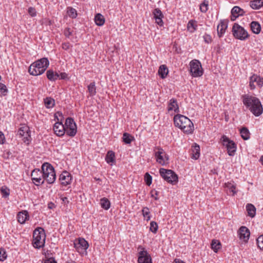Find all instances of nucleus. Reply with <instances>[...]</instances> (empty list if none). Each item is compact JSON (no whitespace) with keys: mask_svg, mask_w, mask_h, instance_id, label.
<instances>
[{"mask_svg":"<svg viewBox=\"0 0 263 263\" xmlns=\"http://www.w3.org/2000/svg\"><path fill=\"white\" fill-rule=\"evenodd\" d=\"M197 27V25L196 22L193 20H192L189 22L187 25V29L188 31L192 33L196 30Z\"/></svg>","mask_w":263,"mask_h":263,"instance_id":"obj_29","label":"nucleus"},{"mask_svg":"<svg viewBox=\"0 0 263 263\" xmlns=\"http://www.w3.org/2000/svg\"><path fill=\"white\" fill-rule=\"evenodd\" d=\"M7 257L6 252L4 248H0V260L4 261Z\"/></svg>","mask_w":263,"mask_h":263,"instance_id":"obj_45","label":"nucleus"},{"mask_svg":"<svg viewBox=\"0 0 263 263\" xmlns=\"http://www.w3.org/2000/svg\"><path fill=\"white\" fill-rule=\"evenodd\" d=\"M49 65V62L47 58H41L31 64L28 72L32 76L41 75L45 72Z\"/></svg>","mask_w":263,"mask_h":263,"instance_id":"obj_3","label":"nucleus"},{"mask_svg":"<svg viewBox=\"0 0 263 263\" xmlns=\"http://www.w3.org/2000/svg\"><path fill=\"white\" fill-rule=\"evenodd\" d=\"M221 141L222 145L226 147L229 155L234 156L236 150V145L235 142L225 135L222 136Z\"/></svg>","mask_w":263,"mask_h":263,"instance_id":"obj_9","label":"nucleus"},{"mask_svg":"<svg viewBox=\"0 0 263 263\" xmlns=\"http://www.w3.org/2000/svg\"><path fill=\"white\" fill-rule=\"evenodd\" d=\"M42 263H57V261L53 258H50L44 260Z\"/></svg>","mask_w":263,"mask_h":263,"instance_id":"obj_58","label":"nucleus"},{"mask_svg":"<svg viewBox=\"0 0 263 263\" xmlns=\"http://www.w3.org/2000/svg\"><path fill=\"white\" fill-rule=\"evenodd\" d=\"M105 160L108 164L115 162V154L112 151H109L106 156Z\"/></svg>","mask_w":263,"mask_h":263,"instance_id":"obj_26","label":"nucleus"},{"mask_svg":"<svg viewBox=\"0 0 263 263\" xmlns=\"http://www.w3.org/2000/svg\"><path fill=\"white\" fill-rule=\"evenodd\" d=\"M231 12V16H241L245 14V11L238 6H234Z\"/></svg>","mask_w":263,"mask_h":263,"instance_id":"obj_21","label":"nucleus"},{"mask_svg":"<svg viewBox=\"0 0 263 263\" xmlns=\"http://www.w3.org/2000/svg\"><path fill=\"white\" fill-rule=\"evenodd\" d=\"M263 6V0H254L251 1L250 6L253 9H257Z\"/></svg>","mask_w":263,"mask_h":263,"instance_id":"obj_28","label":"nucleus"},{"mask_svg":"<svg viewBox=\"0 0 263 263\" xmlns=\"http://www.w3.org/2000/svg\"><path fill=\"white\" fill-rule=\"evenodd\" d=\"M168 73V70L167 66L165 65H161L158 70V74L162 79H164L166 77Z\"/></svg>","mask_w":263,"mask_h":263,"instance_id":"obj_23","label":"nucleus"},{"mask_svg":"<svg viewBox=\"0 0 263 263\" xmlns=\"http://www.w3.org/2000/svg\"><path fill=\"white\" fill-rule=\"evenodd\" d=\"M143 216L146 218L147 221L151 219L149 210L147 207H144L142 210Z\"/></svg>","mask_w":263,"mask_h":263,"instance_id":"obj_37","label":"nucleus"},{"mask_svg":"<svg viewBox=\"0 0 263 263\" xmlns=\"http://www.w3.org/2000/svg\"><path fill=\"white\" fill-rule=\"evenodd\" d=\"M74 247L80 252L81 250H86L88 249L89 245L88 242L83 238H79L73 242Z\"/></svg>","mask_w":263,"mask_h":263,"instance_id":"obj_12","label":"nucleus"},{"mask_svg":"<svg viewBox=\"0 0 263 263\" xmlns=\"http://www.w3.org/2000/svg\"><path fill=\"white\" fill-rule=\"evenodd\" d=\"M4 140H5L4 135L2 132H0V143H3Z\"/></svg>","mask_w":263,"mask_h":263,"instance_id":"obj_62","label":"nucleus"},{"mask_svg":"<svg viewBox=\"0 0 263 263\" xmlns=\"http://www.w3.org/2000/svg\"><path fill=\"white\" fill-rule=\"evenodd\" d=\"M174 110L175 112L179 111V107L177 104V100L174 98L171 99L168 105V111Z\"/></svg>","mask_w":263,"mask_h":263,"instance_id":"obj_20","label":"nucleus"},{"mask_svg":"<svg viewBox=\"0 0 263 263\" xmlns=\"http://www.w3.org/2000/svg\"><path fill=\"white\" fill-rule=\"evenodd\" d=\"M174 122L175 125L184 133L190 134L193 133L194 124L187 117L182 115H177L174 117Z\"/></svg>","mask_w":263,"mask_h":263,"instance_id":"obj_2","label":"nucleus"},{"mask_svg":"<svg viewBox=\"0 0 263 263\" xmlns=\"http://www.w3.org/2000/svg\"><path fill=\"white\" fill-rule=\"evenodd\" d=\"M258 247L263 250V235H260L256 239Z\"/></svg>","mask_w":263,"mask_h":263,"instance_id":"obj_44","label":"nucleus"},{"mask_svg":"<svg viewBox=\"0 0 263 263\" xmlns=\"http://www.w3.org/2000/svg\"><path fill=\"white\" fill-rule=\"evenodd\" d=\"M257 75L253 74L250 78V83H254V82H256V80L257 78Z\"/></svg>","mask_w":263,"mask_h":263,"instance_id":"obj_56","label":"nucleus"},{"mask_svg":"<svg viewBox=\"0 0 263 263\" xmlns=\"http://www.w3.org/2000/svg\"><path fill=\"white\" fill-rule=\"evenodd\" d=\"M162 18V17H154V18L155 20L156 23L160 26H162L163 24Z\"/></svg>","mask_w":263,"mask_h":263,"instance_id":"obj_53","label":"nucleus"},{"mask_svg":"<svg viewBox=\"0 0 263 263\" xmlns=\"http://www.w3.org/2000/svg\"><path fill=\"white\" fill-rule=\"evenodd\" d=\"M0 91L1 92L2 95L3 96H5L8 92V89H7L6 86L2 83H0Z\"/></svg>","mask_w":263,"mask_h":263,"instance_id":"obj_47","label":"nucleus"},{"mask_svg":"<svg viewBox=\"0 0 263 263\" xmlns=\"http://www.w3.org/2000/svg\"><path fill=\"white\" fill-rule=\"evenodd\" d=\"M204 41L205 42L209 43L210 42H211V39L210 36L207 35L206 36L204 37Z\"/></svg>","mask_w":263,"mask_h":263,"instance_id":"obj_64","label":"nucleus"},{"mask_svg":"<svg viewBox=\"0 0 263 263\" xmlns=\"http://www.w3.org/2000/svg\"><path fill=\"white\" fill-rule=\"evenodd\" d=\"M28 128L27 127H21L18 131V134L21 137H23L26 136V135H28Z\"/></svg>","mask_w":263,"mask_h":263,"instance_id":"obj_39","label":"nucleus"},{"mask_svg":"<svg viewBox=\"0 0 263 263\" xmlns=\"http://www.w3.org/2000/svg\"><path fill=\"white\" fill-rule=\"evenodd\" d=\"M62 47L63 49L67 50L70 47V45L69 43H63L62 44Z\"/></svg>","mask_w":263,"mask_h":263,"instance_id":"obj_55","label":"nucleus"},{"mask_svg":"<svg viewBox=\"0 0 263 263\" xmlns=\"http://www.w3.org/2000/svg\"><path fill=\"white\" fill-rule=\"evenodd\" d=\"M240 133L241 134V137L243 140H247L250 138V134L248 129L247 127H243L242 128H241L240 129Z\"/></svg>","mask_w":263,"mask_h":263,"instance_id":"obj_30","label":"nucleus"},{"mask_svg":"<svg viewBox=\"0 0 263 263\" xmlns=\"http://www.w3.org/2000/svg\"><path fill=\"white\" fill-rule=\"evenodd\" d=\"M30 137L28 134V135H26V137L24 138L23 141L25 143H27V144H29Z\"/></svg>","mask_w":263,"mask_h":263,"instance_id":"obj_59","label":"nucleus"},{"mask_svg":"<svg viewBox=\"0 0 263 263\" xmlns=\"http://www.w3.org/2000/svg\"><path fill=\"white\" fill-rule=\"evenodd\" d=\"M46 75L48 79L51 81H55L60 77L59 74H58L57 72H54V71L52 70H47Z\"/></svg>","mask_w":263,"mask_h":263,"instance_id":"obj_24","label":"nucleus"},{"mask_svg":"<svg viewBox=\"0 0 263 263\" xmlns=\"http://www.w3.org/2000/svg\"><path fill=\"white\" fill-rule=\"evenodd\" d=\"M256 83H257L259 87H262L263 86V78H261L259 76H257Z\"/></svg>","mask_w":263,"mask_h":263,"instance_id":"obj_51","label":"nucleus"},{"mask_svg":"<svg viewBox=\"0 0 263 263\" xmlns=\"http://www.w3.org/2000/svg\"><path fill=\"white\" fill-rule=\"evenodd\" d=\"M33 245L36 248L40 249L44 246L46 235L44 229L39 227L35 229L33 233Z\"/></svg>","mask_w":263,"mask_h":263,"instance_id":"obj_5","label":"nucleus"},{"mask_svg":"<svg viewBox=\"0 0 263 263\" xmlns=\"http://www.w3.org/2000/svg\"><path fill=\"white\" fill-rule=\"evenodd\" d=\"M33 181H35V182H34V184L38 186L40 184H43L44 183L45 180L43 179V177L39 176V178H36L35 180H33Z\"/></svg>","mask_w":263,"mask_h":263,"instance_id":"obj_46","label":"nucleus"},{"mask_svg":"<svg viewBox=\"0 0 263 263\" xmlns=\"http://www.w3.org/2000/svg\"><path fill=\"white\" fill-rule=\"evenodd\" d=\"M53 129L54 133L59 137L63 136L66 133L65 126L63 124L62 121H60L59 119H58V121L54 124Z\"/></svg>","mask_w":263,"mask_h":263,"instance_id":"obj_13","label":"nucleus"},{"mask_svg":"<svg viewBox=\"0 0 263 263\" xmlns=\"http://www.w3.org/2000/svg\"><path fill=\"white\" fill-rule=\"evenodd\" d=\"M160 176L168 183L175 184L178 181L177 175L171 170L161 168L159 170Z\"/></svg>","mask_w":263,"mask_h":263,"instance_id":"obj_7","label":"nucleus"},{"mask_svg":"<svg viewBox=\"0 0 263 263\" xmlns=\"http://www.w3.org/2000/svg\"><path fill=\"white\" fill-rule=\"evenodd\" d=\"M225 187L229 189L230 192L232 193L233 195L236 193L235 186L232 183L230 182L226 183Z\"/></svg>","mask_w":263,"mask_h":263,"instance_id":"obj_40","label":"nucleus"},{"mask_svg":"<svg viewBox=\"0 0 263 263\" xmlns=\"http://www.w3.org/2000/svg\"><path fill=\"white\" fill-rule=\"evenodd\" d=\"M94 21L98 26H102L105 23L104 17H94Z\"/></svg>","mask_w":263,"mask_h":263,"instance_id":"obj_43","label":"nucleus"},{"mask_svg":"<svg viewBox=\"0 0 263 263\" xmlns=\"http://www.w3.org/2000/svg\"><path fill=\"white\" fill-rule=\"evenodd\" d=\"M64 34L66 37H67L70 40L72 39L71 36L72 35V32L70 31V28H66L64 30Z\"/></svg>","mask_w":263,"mask_h":263,"instance_id":"obj_48","label":"nucleus"},{"mask_svg":"<svg viewBox=\"0 0 263 263\" xmlns=\"http://www.w3.org/2000/svg\"><path fill=\"white\" fill-rule=\"evenodd\" d=\"M44 103L47 108H52L54 105V100L50 97H48L44 100Z\"/></svg>","mask_w":263,"mask_h":263,"instance_id":"obj_34","label":"nucleus"},{"mask_svg":"<svg viewBox=\"0 0 263 263\" xmlns=\"http://www.w3.org/2000/svg\"><path fill=\"white\" fill-rule=\"evenodd\" d=\"M208 1H204L200 5V9L201 12H205L208 8Z\"/></svg>","mask_w":263,"mask_h":263,"instance_id":"obj_41","label":"nucleus"},{"mask_svg":"<svg viewBox=\"0 0 263 263\" xmlns=\"http://www.w3.org/2000/svg\"><path fill=\"white\" fill-rule=\"evenodd\" d=\"M190 72L193 77H201L203 71L199 61L194 59L190 62Z\"/></svg>","mask_w":263,"mask_h":263,"instance_id":"obj_8","label":"nucleus"},{"mask_svg":"<svg viewBox=\"0 0 263 263\" xmlns=\"http://www.w3.org/2000/svg\"><path fill=\"white\" fill-rule=\"evenodd\" d=\"M43 178L49 184L54 182L56 175L54 167L49 163H44L42 166Z\"/></svg>","mask_w":263,"mask_h":263,"instance_id":"obj_4","label":"nucleus"},{"mask_svg":"<svg viewBox=\"0 0 263 263\" xmlns=\"http://www.w3.org/2000/svg\"><path fill=\"white\" fill-rule=\"evenodd\" d=\"M88 90L90 96H95L96 93V87L95 82L90 83L88 86Z\"/></svg>","mask_w":263,"mask_h":263,"instance_id":"obj_35","label":"nucleus"},{"mask_svg":"<svg viewBox=\"0 0 263 263\" xmlns=\"http://www.w3.org/2000/svg\"><path fill=\"white\" fill-rule=\"evenodd\" d=\"M54 118L58 120V119H60V121H62L63 118V115L61 112L57 111L54 114Z\"/></svg>","mask_w":263,"mask_h":263,"instance_id":"obj_50","label":"nucleus"},{"mask_svg":"<svg viewBox=\"0 0 263 263\" xmlns=\"http://www.w3.org/2000/svg\"><path fill=\"white\" fill-rule=\"evenodd\" d=\"M61 200H62L63 203L64 204H68L69 202V201L68 200V198L66 197H62L61 198Z\"/></svg>","mask_w":263,"mask_h":263,"instance_id":"obj_61","label":"nucleus"},{"mask_svg":"<svg viewBox=\"0 0 263 263\" xmlns=\"http://www.w3.org/2000/svg\"><path fill=\"white\" fill-rule=\"evenodd\" d=\"M192 158L195 160L198 159L200 157V146L197 143H194L191 149Z\"/></svg>","mask_w":263,"mask_h":263,"instance_id":"obj_18","label":"nucleus"},{"mask_svg":"<svg viewBox=\"0 0 263 263\" xmlns=\"http://www.w3.org/2000/svg\"><path fill=\"white\" fill-rule=\"evenodd\" d=\"M232 32L235 39L241 41H245L250 36L248 31L237 23L234 24Z\"/></svg>","mask_w":263,"mask_h":263,"instance_id":"obj_6","label":"nucleus"},{"mask_svg":"<svg viewBox=\"0 0 263 263\" xmlns=\"http://www.w3.org/2000/svg\"><path fill=\"white\" fill-rule=\"evenodd\" d=\"M1 192L4 197H6L9 195V190H7L6 189H3V188L1 189Z\"/></svg>","mask_w":263,"mask_h":263,"instance_id":"obj_57","label":"nucleus"},{"mask_svg":"<svg viewBox=\"0 0 263 263\" xmlns=\"http://www.w3.org/2000/svg\"><path fill=\"white\" fill-rule=\"evenodd\" d=\"M158 151L156 152L155 156L156 158V161L162 165L166 164V160L164 158V151L161 148H158Z\"/></svg>","mask_w":263,"mask_h":263,"instance_id":"obj_17","label":"nucleus"},{"mask_svg":"<svg viewBox=\"0 0 263 263\" xmlns=\"http://www.w3.org/2000/svg\"><path fill=\"white\" fill-rule=\"evenodd\" d=\"M101 207L105 210H108L110 206L109 200L106 198H103L100 200Z\"/></svg>","mask_w":263,"mask_h":263,"instance_id":"obj_32","label":"nucleus"},{"mask_svg":"<svg viewBox=\"0 0 263 263\" xmlns=\"http://www.w3.org/2000/svg\"><path fill=\"white\" fill-rule=\"evenodd\" d=\"M28 13L31 16H34L36 15V11L34 8L30 7L28 9Z\"/></svg>","mask_w":263,"mask_h":263,"instance_id":"obj_52","label":"nucleus"},{"mask_svg":"<svg viewBox=\"0 0 263 263\" xmlns=\"http://www.w3.org/2000/svg\"><path fill=\"white\" fill-rule=\"evenodd\" d=\"M59 75L62 80H65L67 78V74L65 72H61Z\"/></svg>","mask_w":263,"mask_h":263,"instance_id":"obj_60","label":"nucleus"},{"mask_svg":"<svg viewBox=\"0 0 263 263\" xmlns=\"http://www.w3.org/2000/svg\"><path fill=\"white\" fill-rule=\"evenodd\" d=\"M173 263H184V262L180 259L176 258Z\"/></svg>","mask_w":263,"mask_h":263,"instance_id":"obj_63","label":"nucleus"},{"mask_svg":"<svg viewBox=\"0 0 263 263\" xmlns=\"http://www.w3.org/2000/svg\"><path fill=\"white\" fill-rule=\"evenodd\" d=\"M241 99L243 104L254 115L258 117L262 113L263 108L257 98L246 94L242 96Z\"/></svg>","mask_w":263,"mask_h":263,"instance_id":"obj_1","label":"nucleus"},{"mask_svg":"<svg viewBox=\"0 0 263 263\" xmlns=\"http://www.w3.org/2000/svg\"><path fill=\"white\" fill-rule=\"evenodd\" d=\"M228 21L226 20H221L220 24L217 26V31L219 37L222 36L228 27Z\"/></svg>","mask_w":263,"mask_h":263,"instance_id":"obj_16","label":"nucleus"},{"mask_svg":"<svg viewBox=\"0 0 263 263\" xmlns=\"http://www.w3.org/2000/svg\"><path fill=\"white\" fill-rule=\"evenodd\" d=\"M153 13L154 16H163L161 11L158 8L155 9L153 11Z\"/></svg>","mask_w":263,"mask_h":263,"instance_id":"obj_49","label":"nucleus"},{"mask_svg":"<svg viewBox=\"0 0 263 263\" xmlns=\"http://www.w3.org/2000/svg\"><path fill=\"white\" fill-rule=\"evenodd\" d=\"M123 141L127 144H130L132 141L134 140V138L133 136L130 135L129 134L127 133H124L122 137Z\"/></svg>","mask_w":263,"mask_h":263,"instance_id":"obj_31","label":"nucleus"},{"mask_svg":"<svg viewBox=\"0 0 263 263\" xmlns=\"http://www.w3.org/2000/svg\"><path fill=\"white\" fill-rule=\"evenodd\" d=\"M144 180L146 185L149 186L152 182V177L148 173H146L144 175Z\"/></svg>","mask_w":263,"mask_h":263,"instance_id":"obj_42","label":"nucleus"},{"mask_svg":"<svg viewBox=\"0 0 263 263\" xmlns=\"http://www.w3.org/2000/svg\"><path fill=\"white\" fill-rule=\"evenodd\" d=\"M67 14L68 16H77L79 13L74 8L68 7L67 8Z\"/></svg>","mask_w":263,"mask_h":263,"instance_id":"obj_36","label":"nucleus"},{"mask_svg":"<svg viewBox=\"0 0 263 263\" xmlns=\"http://www.w3.org/2000/svg\"><path fill=\"white\" fill-rule=\"evenodd\" d=\"M29 217V214L27 211L20 212L17 215L18 222L21 224L24 223Z\"/></svg>","mask_w":263,"mask_h":263,"instance_id":"obj_19","label":"nucleus"},{"mask_svg":"<svg viewBox=\"0 0 263 263\" xmlns=\"http://www.w3.org/2000/svg\"><path fill=\"white\" fill-rule=\"evenodd\" d=\"M246 210L248 215L253 218L256 214V208L254 205L251 203H248L246 205Z\"/></svg>","mask_w":263,"mask_h":263,"instance_id":"obj_25","label":"nucleus"},{"mask_svg":"<svg viewBox=\"0 0 263 263\" xmlns=\"http://www.w3.org/2000/svg\"><path fill=\"white\" fill-rule=\"evenodd\" d=\"M64 126L66 128V133L70 137H74L77 132V126L74 120L68 117L66 119Z\"/></svg>","mask_w":263,"mask_h":263,"instance_id":"obj_10","label":"nucleus"},{"mask_svg":"<svg viewBox=\"0 0 263 263\" xmlns=\"http://www.w3.org/2000/svg\"><path fill=\"white\" fill-rule=\"evenodd\" d=\"M238 234L241 240H242L245 242L248 241L250 236V232L246 227L241 226L238 231Z\"/></svg>","mask_w":263,"mask_h":263,"instance_id":"obj_14","label":"nucleus"},{"mask_svg":"<svg viewBox=\"0 0 263 263\" xmlns=\"http://www.w3.org/2000/svg\"><path fill=\"white\" fill-rule=\"evenodd\" d=\"M59 180H60L62 185L66 186L70 184L71 182V175L66 171H63L60 176Z\"/></svg>","mask_w":263,"mask_h":263,"instance_id":"obj_15","label":"nucleus"},{"mask_svg":"<svg viewBox=\"0 0 263 263\" xmlns=\"http://www.w3.org/2000/svg\"><path fill=\"white\" fill-rule=\"evenodd\" d=\"M158 226L155 221H151L150 223L149 230L154 234H156L158 231Z\"/></svg>","mask_w":263,"mask_h":263,"instance_id":"obj_38","label":"nucleus"},{"mask_svg":"<svg viewBox=\"0 0 263 263\" xmlns=\"http://www.w3.org/2000/svg\"><path fill=\"white\" fill-rule=\"evenodd\" d=\"M151 197H154L155 200H158V198L157 197V196L158 195V192L155 190H152L151 192Z\"/></svg>","mask_w":263,"mask_h":263,"instance_id":"obj_54","label":"nucleus"},{"mask_svg":"<svg viewBox=\"0 0 263 263\" xmlns=\"http://www.w3.org/2000/svg\"><path fill=\"white\" fill-rule=\"evenodd\" d=\"M250 28L252 31L256 34H259L261 31V26L260 24L256 21H252L251 23Z\"/></svg>","mask_w":263,"mask_h":263,"instance_id":"obj_22","label":"nucleus"},{"mask_svg":"<svg viewBox=\"0 0 263 263\" xmlns=\"http://www.w3.org/2000/svg\"><path fill=\"white\" fill-rule=\"evenodd\" d=\"M138 250H140L138 253V263H152L151 255L143 247L140 246Z\"/></svg>","mask_w":263,"mask_h":263,"instance_id":"obj_11","label":"nucleus"},{"mask_svg":"<svg viewBox=\"0 0 263 263\" xmlns=\"http://www.w3.org/2000/svg\"><path fill=\"white\" fill-rule=\"evenodd\" d=\"M211 245L212 249L216 253L217 252L221 247L220 242L216 239L212 240Z\"/></svg>","mask_w":263,"mask_h":263,"instance_id":"obj_27","label":"nucleus"},{"mask_svg":"<svg viewBox=\"0 0 263 263\" xmlns=\"http://www.w3.org/2000/svg\"><path fill=\"white\" fill-rule=\"evenodd\" d=\"M32 180H35L36 178L43 177L42 170L40 171L39 169L35 168L31 173V174Z\"/></svg>","mask_w":263,"mask_h":263,"instance_id":"obj_33","label":"nucleus"}]
</instances>
